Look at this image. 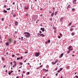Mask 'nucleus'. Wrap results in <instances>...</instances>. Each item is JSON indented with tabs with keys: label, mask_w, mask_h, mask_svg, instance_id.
<instances>
[{
	"label": "nucleus",
	"mask_w": 78,
	"mask_h": 78,
	"mask_svg": "<svg viewBox=\"0 0 78 78\" xmlns=\"http://www.w3.org/2000/svg\"><path fill=\"white\" fill-rule=\"evenodd\" d=\"M27 62V59H26L25 61H24V62Z\"/></svg>",
	"instance_id": "nucleus-51"
},
{
	"label": "nucleus",
	"mask_w": 78,
	"mask_h": 78,
	"mask_svg": "<svg viewBox=\"0 0 78 78\" xmlns=\"http://www.w3.org/2000/svg\"><path fill=\"white\" fill-rule=\"evenodd\" d=\"M4 7H5V8H6V5H5L4 6Z\"/></svg>",
	"instance_id": "nucleus-61"
},
{
	"label": "nucleus",
	"mask_w": 78,
	"mask_h": 78,
	"mask_svg": "<svg viewBox=\"0 0 78 78\" xmlns=\"http://www.w3.org/2000/svg\"><path fill=\"white\" fill-rule=\"evenodd\" d=\"M60 71H60V70H59V71H58V73H59V72H60Z\"/></svg>",
	"instance_id": "nucleus-57"
},
{
	"label": "nucleus",
	"mask_w": 78,
	"mask_h": 78,
	"mask_svg": "<svg viewBox=\"0 0 78 78\" xmlns=\"http://www.w3.org/2000/svg\"><path fill=\"white\" fill-rule=\"evenodd\" d=\"M27 64H28V65H29V66H30V64L29 63H28Z\"/></svg>",
	"instance_id": "nucleus-63"
},
{
	"label": "nucleus",
	"mask_w": 78,
	"mask_h": 78,
	"mask_svg": "<svg viewBox=\"0 0 78 78\" xmlns=\"http://www.w3.org/2000/svg\"><path fill=\"white\" fill-rule=\"evenodd\" d=\"M23 73H25V71H23Z\"/></svg>",
	"instance_id": "nucleus-59"
},
{
	"label": "nucleus",
	"mask_w": 78,
	"mask_h": 78,
	"mask_svg": "<svg viewBox=\"0 0 78 78\" xmlns=\"http://www.w3.org/2000/svg\"><path fill=\"white\" fill-rule=\"evenodd\" d=\"M13 63H14V64H16V61H14L13 62Z\"/></svg>",
	"instance_id": "nucleus-34"
},
{
	"label": "nucleus",
	"mask_w": 78,
	"mask_h": 78,
	"mask_svg": "<svg viewBox=\"0 0 78 78\" xmlns=\"http://www.w3.org/2000/svg\"><path fill=\"white\" fill-rule=\"evenodd\" d=\"M15 24L16 25H17L18 24V23L16 21H15Z\"/></svg>",
	"instance_id": "nucleus-9"
},
{
	"label": "nucleus",
	"mask_w": 78,
	"mask_h": 78,
	"mask_svg": "<svg viewBox=\"0 0 78 78\" xmlns=\"http://www.w3.org/2000/svg\"><path fill=\"white\" fill-rule=\"evenodd\" d=\"M54 15V12H53L51 15V17H53Z\"/></svg>",
	"instance_id": "nucleus-13"
},
{
	"label": "nucleus",
	"mask_w": 78,
	"mask_h": 78,
	"mask_svg": "<svg viewBox=\"0 0 78 78\" xmlns=\"http://www.w3.org/2000/svg\"><path fill=\"white\" fill-rule=\"evenodd\" d=\"M25 54H27V53H28V52H25Z\"/></svg>",
	"instance_id": "nucleus-44"
},
{
	"label": "nucleus",
	"mask_w": 78,
	"mask_h": 78,
	"mask_svg": "<svg viewBox=\"0 0 78 78\" xmlns=\"http://www.w3.org/2000/svg\"><path fill=\"white\" fill-rule=\"evenodd\" d=\"M52 64L54 65V64H56V63L55 62H52Z\"/></svg>",
	"instance_id": "nucleus-23"
},
{
	"label": "nucleus",
	"mask_w": 78,
	"mask_h": 78,
	"mask_svg": "<svg viewBox=\"0 0 78 78\" xmlns=\"http://www.w3.org/2000/svg\"><path fill=\"white\" fill-rule=\"evenodd\" d=\"M41 30H42V31H43V32H44V30H45V29L44 28H41L40 29Z\"/></svg>",
	"instance_id": "nucleus-6"
},
{
	"label": "nucleus",
	"mask_w": 78,
	"mask_h": 78,
	"mask_svg": "<svg viewBox=\"0 0 78 78\" xmlns=\"http://www.w3.org/2000/svg\"><path fill=\"white\" fill-rule=\"evenodd\" d=\"M16 66H17V64L16 63L14 64V65H13L12 66V67H16Z\"/></svg>",
	"instance_id": "nucleus-10"
},
{
	"label": "nucleus",
	"mask_w": 78,
	"mask_h": 78,
	"mask_svg": "<svg viewBox=\"0 0 78 78\" xmlns=\"http://www.w3.org/2000/svg\"><path fill=\"white\" fill-rule=\"evenodd\" d=\"M2 39V36L0 35V40Z\"/></svg>",
	"instance_id": "nucleus-40"
},
{
	"label": "nucleus",
	"mask_w": 78,
	"mask_h": 78,
	"mask_svg": "<svg viewBox=\"0 0 78 78\" xmlns=\"http://www.w3.org/2000/svg\"><path fill=\"white\" fill-rule=\"evenodd\" d=\"M29 8V6H28V5L27 6V9H28Z\"/></svg>",
	"instance_id": "nucleus-46"
},
{
	"label": "nucleus",
	"mask_w": 78,
	"mask_h": 78,
	"mask_svg": "<svg viewBox=\"0 0 78 78\" xmlns=\"http://www.w3.org/2000/svg\"><path fill=\"white\" fill-rule=\"evenodd\" d=\"M70 5H69V6H67V9H69V8H70Z\"/></svg>",
	"instance_id": "nucleus-16"
},
{
	"label": "nucleus",
	"mask_w": 78,
	"mask_h": 78,
	"mask_svg": "<svg viewBox=\"0 0 78 78\" xmlns=\"http://www.w3.org/2000/svg\"><path fill=\"white\" fill-rule=\"evenodd\" d=\"M27 34V35H25V37L27 38H28V37H30V34Z\"/></svg>",
	"instance_id": "nucleus-4"
},
{
	"label": "nucleus",
	"mask_w": 78,
	"mask_h": 78,
	"mask_svg": "<svg viewBox=\"0 0 78 78\" xmlns=\"http://www.w3.org/2000/svg\"><path fill=\"white\" fill-rule=\"evenodd\" d=\"M49 20H50V21H52V18H51Z\"/></svg>",
	"instance_id": "nucleus-29"
},
{
	"label": "nucleus",
	"mask_w": 78,
	"mask_h": 78,
	"mask_svg": "<svg viewBox=\"0 0 78 78\" xmlns=\"http://www.w3.org/2000/svg\"><path fill=\"white\" fill-rule=\"evenodd\" d=\"M3 12H4V13H7V11L6 10H4L3 11Z\"/></svg>",
	"instance_id": "nucleus-12"
},
{
	"label": "nucleus",
	"mask_w": 78,
	"mask_h": 78,
	"mask_svg": "<svg viewBox=\"0 0 78 78\" xmlns=\"http://www.w3.org/2000/svg\"><path fill=\"white\" fill-rule=\"evenodd\" d=\"M48 43H50V40H49L48 41Z\"/></svg>",
	"instance_id": "nucleus-31"
},
{
	"label": "nucleus",
	"mask_w": 78,
	"mask_h": 78,
	"mask_svg": "<svg viewBox=\"0 0 78 78\" xmlns=\"http://www.w3.org/2000/svg\"><path fill=\"white\" fill-rule=\"evenodd\" d=\"M58 73H56L55 74L56 76H58Z\"/></svg>",
	"instance_id": "nucleus-42"
},
{
	"label": "nucleus",
	"mask_w": 78,
	"mask_h": 78,
	"mask_svg": "<svg viewBox=\"0 0 78 78\" xmlns=\"http://www.w3.org/2000/svg\"><path fill=\"white\" fill-rule=\"evenodd\" d=\"M21 39H23V37H21Z\"/></svg>",
	"instance_id": "nucleus-54"
},
{
	"label": "nucleus",
	"mask_w": 78,
	"mask_h": 78,
	"mask_svg": "<svg viewBox=\"0 0 78 78\" xmlns=\"http://www.w3.org/2000/svg\"><path fill=\"white\" fill-rule=\"evenodd\" d=\"M64 55V54L63 53H62L59 56V58H61L63 56V55Z\"/></svg>",
	"instance_id": "nucleus-5"
},
{
	"label": "nucleus",
	"mask_w": 78,
	"mask_h": 78,
	"mask_svg": "<svg viewBox=\"0 0 78 78\" xmlns=\"http://www.w3.org/2000/svg\"><path fill=\"white\" fill-rule=\"evenodd\" d=\"M12 72H13V71H11L10 73H12Z\"/></svg>",
	"instance_id": "nucleus-55"
},
{
	"label": "nucleus",
	"mask_w": 78,
	"mask_h": 78,
	"mask_svg": "<svg viewBox=\"0 0 78 78\" xmlns=\"http://www.w3.org/2000/svg\"><path fill=\"white\" fill-rule=\"evenodd\" d=\"M73 4H76V2L75 1H73Z\"/></svg>",
	"instance_id": "nucleus-15"
},
{
	"label": "nucleus",
	"mask_w": 78,
	"mask_h": 78,
	"mask_svg": "<svg viewBox=\"0 0 78 78\" xmlns=\"http://www.w3.org/2000/svg\"><path fill=\"white\" fill-rule=\"evenodd\" d=\"M70 50V51H71V50H72V49H70V50Z\"/></svg>",
	"instance_id": "nucleus-60"
},
{
	"label": "nucleus",
	"mask_w": 78,
	"mask_h": 78,
	"mask_svg": "<svg viewBox=\"0 0 78 78\" xmlns=\"http://www.w3.org/2000/svg\"><path fill=\"white\" fill-rule=\"evenodd\" d=\"M72 11H75V9L74 8H73L72 9Z\"/></svg>",
	"instance_id": "nucleus-27"
},
{
	"label": "nucleus",
	"mask_w": 78,
	"mask_h": 78,
	"mask_svg": "<svg viewBox=\"0 0 78 78\" xmlns=\"http://www.w3.org/2000/svg\"><path fill=\"white\" fill-rule=\"evenodd\" d=\"M24 34H30V33L27 32H25L24 33Z\"/></svg>",
	"instance_id": "nucleus-8"
},
{
	"label": "nucleus",
	"mask_w": 78,
	"mask_h": 78,
	"mask_svg": "<svg viewBox=\"0 0 78 78\" xmlns=\"http://www.w3.org/2000/svg\"><path fill=\"white\" fill-rule=\"evenodd\" d=\"M9 43H11L13 41V40L12 38H9L8 39Z\"/></svg>",
	"instance_id": "nucleus-1"
},
{
	"label": "nucleus",
	"mask_w": 78,
	"mask_h": 78,
	"mask_svg": "<svg viewBox=\"0 0 78 78\" xmlns=\"http://www.w3.org/2000/svg\"><path fill=\"white\" fill-rule=\"evenodd\" d=\"M39 33H42V31H39Z\"/></svg>",
	"instance_id": "nucleus-58"
},
{
	"label": "nucleus",
	"mask_w": 78,
	"mask_h": 78,
	"mask_svg": "<svg viewBox=\"0 0 78 78\" xmlns=\"http://www.w3.org/2000/svg\"><path fill=\"white\" fill-rule=\"evenodd\" d=\"M6 45H7V46L9 45V43L8 42L6 43Z\"/></svg>",
	"instance_id": "nucleus-17"
},
{
	"label": "nucleus",
	"mask_w": 78,
	"mask_h": 78,
	"mask_svg": "<svg viewBox=\"0 0 78 78\" xmlns=\"http://www.w3.org/2000/svg\"><path fill=\"white\" fill-rule=\"evenodd\" d=\"M8 73H9V75H11V73H9V72Z\"/></svg>",
	"instance_id": "nucleus-38"
},
{
	"label": "nucleus",
	"mask_w": 78,
	"mask_h": 78,
	"mask_svg": "<svg viewBox=\"0 0 78 78\" xmlns=\"http://www.w3.org/2000/svg\"><path fill=\"white\" fill-rule=\"evenodd\" d=\"M60 36H62V35L61 34H60Z\"/></svg>",
	"instance_id": "nucleus-41"
},
{
	"label": "nucleus",
	"mask_w": 78,
	"mask_h": 78,
	"mask_svg": "<svg viewBox=\"0 0 78 78\" xmlns=\"http://www.w3.org/2000/svg\"><path fill=\"white\" fill-rule=\"evenodd\" d=\"M6 67V66H5V65H4V68Z\"/></svg>",
	"instance_id": "nucleus-52"
},
{
	"label": "nucleus",
	"mask_w": 78,
	"mask_h": 78,
	"mask_svg": "<svg viewBox=\"0 0 78 78\" xmlns=\"http://www.w3.org/2000/svg\"><path fill=\"white\" fill-rule=\"evenodd\" d=\"M72 48V46H69V48H68V50H70V48Z\"/></svg>",
	"instance_id": "nucleus-14"
},
{
	"label": "nucleus",
	"mask_w": 78,
	"mask_h": 78,
	"mask_svg": "<svg viewBox=\"0 0 78 78\" xmlns=\"http://www.w3.org/2000/svg\"><path fill=\"white\" fill-rule=\"evenodd\" d=\"M20 59V57H19V58H17V60H19V59Z\"/></svg>",
	"instance_id": "nucleus-25"
},
{
	"label": "nucleus",
	"mask_w": 78,
	"mask_h": 78,
	"mask_svg": "<svg viewBox=\"0 0 78 78\" xmlns=\"http://www.w3.org/2000/svg\"><path fill=\"white\" fill-rule=\"evenodd\" d=\"M58 60H56L55 62V63L56 64V62H58Z\"/></svg>",
	"instance_id": "nucleus-18"
},
{
	"label": "nucleus",
	"mask_w": 78,
	"mask_h": 78,
	"mask_svg": "<svg viewBox=\"0 0 78 78\" xmlns=\"http://www.w3.org/2000/svg\"><path fill=\"white\" fill-rule=\"evenodd\" d=\"M44 71H45V72H46V71H47V72H48V70H46V69H43Z\"/></svg>",
	"instance_id": "nucleus-22"
},
{
	"label": "nucleus",
	"mask_w": 78,
	"mask_h": 78,
	"mask_svg": "<svg viewBox=\"0 0 78 78\" xmlns=\"http://www.w3.org/2000/svg\"><path fill=\"white\" fill-rule=\"evenodd\" d=\"M57 14V12H55V16H56Z\"/></svg>",
	"instance_id": "nucleus-24"
},
{
	"label": "nucleus",
	"mask_w": 78,
	"mask_h": 78,
	"mask_svg": "<svg viewBox=\"0 0 78 78\" xmlns=\"http://www.w3.org/2000/svg\"><path fill=\"white\" fill-rule=\"evenodd\" d=\"M19 55H20L19 53H18L17 54V56H19Z\"/></svg>",
	"instance_id": "nucleus-48"
},
{
	"label": "nucleus",
	"mask_w": 78,
	"mask_h": 78,
	"mask_svg": "<svg viewBox=\"0 0 78 78\" xmlns=\"http://www.w3.org/2000/svg\"><path fill=\"white\" fill-rule=\"evenodd\" d=\"M12 4L13 5H15V2H13Z\"/></svg>",
	"instance_id": "nucleus-53"
},
{
	"label": "nucleus",
	"mask_w": 78,
	"mask_h": 78,
	"mask_svg": "<svg viewBox=\"0 0 78 78\" xmlns=\"http://www.w3.org/2000/svg\"><path fill=\"white\" fill-rule=\"evenodd\" d=\"M40 54V52H38V53H36L35 54V55L36 57H37L39 56Z\"/></svg>",
	"instance_id": "nucleus-2"
},
{
	"label": "nucleus",
	"mask_w": 78,
	"mask_h": 78,
	"mask_svg": "<svg viewBox=\"0 0 78 78\" xmlns=\"http://www.w3.org/2000/svg\"><path fill=\"white\" fill-rule=\"evenodd\" d=\"M16 15H13V17H16Z\"/></svg>",
	"instance_id": "nucleus-49"
},
{
	"label": "nucleus",
	"mask_w": 78,
	"mask_h": 78,
	"mask_svg": "<svg viewBox=\"0 0 78 78\" xmlns=\"http://www.w3.org/2000/svg\"><path fill=\"white\" fill-rule=\"evenodd\" d=\"M23 74L22 75V78H23Z\"/></svg>",
	"instance_id": "nucleus-56"
},
{
	"label": "nucleus",
	"mask_w": 78,
	"mask_h": 78,
	"mask_svg": "<svg viewBox=\"0 0 78 78\" xmlns=\"http://www.w3.org/2000/svg\"><path fill=\"white\" fill-rule=\"evenodd\" d=\"M71 24H72V23H70L68 25V26L69 27V26H70L71 25Z\"/></svg>",
	"instance_id": "nucleus-26"
},
{
	"label": "nucleus",
	"mask_w": 78,
	"mask_h": 78,
	"mask_svg": "<svg viewBox=\"0 0 78 78\" xmlns=\"http://www.w3.org/2000/svg\"><path fill=\"white\" fill-rule=\"evenodd\" d=\"M16 41L15 40L14 41V44H16Z\"/></svg>",
	"instance_id": "nucleus-36"
},
{
	"label": "nucleus",
	"mask_w": 78,
	"mask_h": 78,
	"mask_svg": "<svg viewBox=\"0 0 78 78\" xmlns=\"http://www.w3.org/2000/svg\"><path fill=\"white\" fill-rule=\"evenodd\" d=\"M70 50H69L67 51V53L68 54H69V53H70Z\"/></svg>",
	"instance_id": "nucleus-20"
},
{
	"label": "nucleus",
	"mask_w": 78,
	"mask_h": 78,
	"mask_svg": "<svg viewBox=\"0 0 78 78\" xmlns=\"http://www.w3.org/2000/svg\"><path fill=\"white\" fill-rule=\"evenodd\" d=\"M24 8H25V9H27V7L26 6H25V7H24Z\"/></svg>",
	"instance_id": "nucleus-28"
},
{
	"label": "nucleus",
	"mask_w": 78,
	"mask_h": 78,
	"mask_svg": "<svg viewBox=\"0 0 78 78\" xmlns=\"http://www.w3.org/2000/svg\"><path fill=\"white\" fill-rule=\"evenodd\" d=\"M23 59V56H21L20 57V59Z\"/></svg>",
	"instance_id": "nucleus-32"
},
{
	"label": "nucleus",
	"mask_w": 78,
	"mask_h": 78,
	"mask_svg": "<svg viewBox=\"0 0 78 78\" xmlns=\"http://www.w3.org/2000/svg\"><path fill=\"white\" fill-rule=\"evenodd\" d=\"M63 69V68H60V71H61Z\"/></svg>",
	"instance_id": "nucleus-19"
},
{
	"label": "nucleus",
	"mask_w": 78,
	"mask_h": 78,
	"mask_svg": "<svg viewBox=\"0 0 78 78\" xmlns=\"http://www.w3.org/2000/svg\"><path fill=\"white\" fill-rule=\"evenodd\" d=\"M26 16H28V13L26 14Z\"/></svg>",
	"instance_id": "nucleus-45"
},
{
	"label": "nucleus",
	"mask_w": 78,
	"mask_h": 78,
	"mask_svg": "<svg viewBox=\"0 0 78 78\" xmlns=\"http://www.w3.org/2000/svg\"><path fill=\"white\" fill-rule=\"evenodd\" d=\"M43 66L42 65H41L40 66V67H42Z\"/></svg>",
	"instance_id": "nucleus-50"
},
{
	"label": "nucleus",
	"mask_w": 78,
	"mask_h": 78,
	"mask_svg": "<svg viewBox=\"0 0 78 78\" xmlns=\"http://www.w3.org/2000/svg\"><path fill=\"white\" fill-rule=\"evenodd\" d=\"M62 20H63V17H62L60 19V22H62Z\"/></svg>",
	"instance_id": "nucleus-7"
},
{
	"label": "nucleus",
	"mask_w": 78,
	"mask_h": 78,
	"mask_svg": "<svg viewBox=\"0 0 78 78\" xmlns=\"http://www.w3.org/2000/svg\"><path fill=\"white\" fill-rule=\"evenodd\" d=\"M70 30L71 31H73V29L71 28L70 29Z\"/></svg>",
	"instance_id": "nucleus-39"
},
{
	"label": "nucleus",
	"mask_w": 78,
	"mask_h": 78,
	"mask_svg": "<svg viewBox=\"0 0 78 78\" xmlns=\"http://www.w3.org/2000/svg\"><path fill=\"white\" fill-rule=\"evenodd\" d=\"M53 9H55V8L54 7H53Z\"/></svg>",
	"instance_id": "nucleus-64"
},
{
	"label": "nucleus",
	"mask_w": 78,
	"mask_h": 78,
	"mask_svg": "<svg viewBox=\"0 0 78 78\" xmlns=\"http://www.w3.org/2000/svg\"><path fill=\"white\" fill-rule=\"evenodd\" d=\"M58 37L59 38V39H60V38H61V37L60 36H58Z\"/></svg>",
	"instance_id": "nucleus-43"
},
{
	"label": "nucleus",
	"mask_w": 78,
	"mask_h": 78,
	"mask_svg": "<svg viewBox=\"0 0 78 78\" xmlns=\"http://www.w3.org/2000/svg\"><path fill=\"white\" fill-rule=\"evenodd\" d=\"M72 36H74V34L73 33H72Z\"/></svg>",
	"instance_id": "nucleus-37"
},
{
	"label": "nucleus",
	"mask_w": 78,
	"mask_h": 78,
	"mask_svg": "<svg viewBox=\"0 0 78 78\" xmlns=\"http://www.w3.org/2000/svg\"><path fill=\"white\" fill-rule=\"evenodd\" d=\"M20 65H23V63L22 62H20Z\"/></svg>",
	"instance_id": "nucleus-21"
},
{
	"label": "nucleus",
	"mask_w": 78,
	"mask_h": 78,
	"mask_svg": "<svg viewBox=\"0 0 78 78\" xmlns=\"http://www.w3.org/2000/svg\"><path fill=\"white\" fill-rule=\"evenodd\" d=\"M1 20H2V21H3V20H4V18H2L1 19Z\"/></svg>",
	"instance_id": "nucleus-30"
},
{
	"label": "nucleus",
	"mask_w": 78,
	"mask_h": 78,
	"mask_svg": "<svg viewBox=\"0 0 78 78\" xmlns=\"http://www.w3.org/2000/svg\"><path fill=\"white\" fill-rule=\"evenodd\" d=\"M40 36H42V37H44V36H45V35H43V34H41L40 35Z\"/></svg>",
	"instance_id": "nucleus-11"
},
{
	"label": "nucleus",
	"mask_w": 78,
	"mask_h": 78,
	"mask_svg": "<svg viewBox=\"0 0 78 78\" xmlns=\"http://www.w3.org/2000/svg\"><path fill=\"white\" fill-rule=\"evenodd\" d=\"M15 56V55H12V57H14Z\"/></svg>",
	"instance_id": "nucleus-35"
},
{
	"label": "nucleus",
	"mask_w": 78,
	"mask_h": 78,
	"mask_svg": "<svg viewBox=\"0 0 78 78\" xmlns=\"http://www.w3.org/2000/svg\"><path fill=\"white\" fill-rule=\"evenodd\" d=\"M38 34L39 35H40V36H41V34H40V33H38Z\"/></svg>",
	"instance_id": "nucleus-62"
},
{
	"label": "nucleus",
	"mask_w": 78,
	"mask_h": 78,
	"mask_svg": "<svg viewBox=\"0 0 78 78\" xmlns=\"http://www.w3.org/2000/svg\"><path fill=\"white\" fill-rule=\"evenodd\" d=\"M75 77H76V78H78V76L77 75L75 76Z\"/></svg>",
	"instance_id": "nucleus-33"
},
{
	"label": "nucleus",
	"mask_w": 78,
	"mask_h": 78,
	"mask_svg": "<svg viewBox=\"0 0 78 78\" xmlns=\"http://www.w3.org/2000/svg\"><path fill=\"white\" fill-rule=\"evenodd\" d=\"M29 74H30V72H27V74L29 75Z\"/></svg>",
	"instance_id": "nucleus-47"
},
{
	"label": "nucleus",
	"mask_w": 78,
	"mask_h": 78,
	"mask_svg": "<svg viewBox=\"0 0 78 78\" xmlns=\"http://www.w3.org/2000/svg\"><path fill=\"white\" fill-rule=\"evenodd\" d=\"M37 17H36V16H34V17L32 18V19H34V20H36L37 19Z\"/></svg>",
	"instance_id": "nucleus-3"
}]
</instances>
